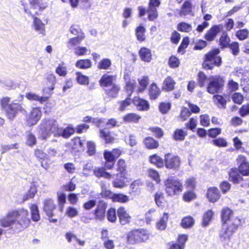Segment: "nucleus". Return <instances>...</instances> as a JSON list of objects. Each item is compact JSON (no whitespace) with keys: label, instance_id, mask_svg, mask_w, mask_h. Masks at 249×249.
Returning a JSON list of instances; mask_svg holds the SVG:
<instances>
[{"label":"nucleus","instance_id":"nucleus-48","mask_svg":"<svg viewBox=\"0 0 249 249\" xmlns=\"http://www.w3.org/2000/svg\"><path fill=\"white\" fill-rule=\"evenodd\" d=\"M214 215L212 209L208 210L203 214L201 225L203 227H206L209 225Z\"/></svg>","mask_w":249,"mask_h":249},{"label":"nucleus","instance_id":"nucleus-47","mask_svg":"<svg viewBox=\"0 0 249 249\" xmlns=\"http://www.w3.org/2000/svg\"><path fill=\"white\" fill-rule=\"evenodd\" d=\"M106 215L107 220L112 223H115L117 219V212L114 207H111L106 210Z\"/></svg>","mask_w":249,"mask_h":249},{"label":"nucleus","instance_id":"nucleus-32","mask_svg":"<svg viewBox=\"0 0 249 249\" xmlns=\"http://www.w3.org/2000/svg\"><path fill=\"white\" fill-rule=\"evenodd\" d=\"M148 94L151 100H155L161 94V90L156 83L153 82L148 88Z\"/></svg>","mask_w":249,"mask_h":249},{"label":"nucleus","instance_id":"nucleus-63","mask_svg":"<svg viewBox=\"0 0 249 249\" xmlns=\"http://www.w3.org/2000/svg\"><path fill=\"white\" fill-rule=\"evenodd\" d=\"M168 66L172 69H176L180 65V61L179 59L175 55H171L168 59Z\"/></svg>","mask_w":249,"mask_h":249},{"label":"nucleus","instance_id":"nucleus-50","mask_svg":"<svg viewBox=\"0 0 249 249\" xmlns=\"http://www.w3.org/2000/svg\"><path fill=\"white\" fill-rule=\"evenodd\" d=\"M111 65L112 62L109 58H104L98 63L97 68L100 70H108L110 69Z\"/></svg>","mask_w":249,"mask_h":249},{"label":"nucleus","instance_id":"nucleus-8","mask_svg":"<svg viewBox=\"0 0 249 249\" xmlns=\"http://www.w3.org/2000/svg\"><path fill=\"white\" fill-rule=\"evenodd\" d=\"M225 82L224 78L220 75L212 76L207 85L206 90L211 94L221 92L223 90Z\"/></svg>","mask_w":249,"mask_h":249},{"label":"nucleus","instance_id":"nucleus-2","mask_svg":"<svg viewBox=\"0 0 249 249\" xmlns=\"http://www.w3.org/2000/svg\"><path fill=\"white\" fill-rule=\"evenodd\" d=\"M124 151L121 147L114 148L111 150H105L103 152L104 162L103 167H95L93 170V175L98 178H103L110 179L114 175L107 171L114 168L116 160L123 154Z\"/></svg>","mask_w":249,"mask_h":249},{"label":"nucleus","instance_id":"nucleus-16","mask_svg":"<svg viewBox=\"0 0 249 249\" xmlns=\"http://www.w3.org/2000/svg\"><path fill=\"white\" fill-rule=\"evenodd\" d=\"M66 146L72 153H78L84 146V140L81 139L79 136L73 137L71 141L67 143Z\"/></svg>","mask_w":249,"mask_h":249},{"label":"nucleus","instance_id":"nucleus-52","mask_svg":"<svg viewBox=\"0 0 249 249\" xmlns=\"http://www.w3.org/2000/svg\"><path fill=\"white\" fill-rule=\"evenodd\" d=\"M209 77L203 71H199L196 75V80L198 86L202 88L204 87L208 82Z\"/></svg>","mask_w":249,"mask_h":249},{"label":"nucleus","instance_id":"nucleus-19","mask_svg":"<svg viewBox=\"0 0 249 249\" xmlns=\"http://www.w3.org/2000/svg\"><path fill=\"white\" fill-rule=\"evenodd\" d=\"M42 125L46 131L53 133L54 137H57V134L60 130V127L55 120L49 119L44 121Z\"/></svg>","mask_w":249,"mask_h":249},{"label":"nucleus","instance_id":"nucleus-42","mask_svg":"<svg viewBox=\"0 0 249 249\" xmlns=\"http://www.w3.org/2000/svg\"><path fill=\"white\" fill-rule=\"evenodd\" d=\"M75 66L79 69L87 70L91 68L92 62L89 59H81L75 62Z\"/></svg>","mask_w":249,"mask_h":249},{"label":"nucleus","instance_id":"nucleus-45","mask_svg":"<svg viewBox=\"0 0 249 249\" xmlns=\"http://www.w3.org/2000/svg\"><path fill=\"white\" fill-rule=\"evenodd\" d=\"M154 200L155 203L159 207L164 208L166 201L165 199L163 192L158 191L154 195Z\"/></svg>","mask_w":249,"mask_h":249},{"label":"nucleus","instance_id":"nucleus-9","mask_svg":"<svg viewBox=\"0 0 249 249\" xmlns=\"http://www.w3.org/2000/svg\"><path fill=\"white\" fill-rule=\"evenodd\" d=\"M164 166L166 169L173 171L178 170L181 164V160L179 157L171 153L164 154Z\"/></svg>","mask_w":249,"mask_h":249},{"label":"nucleus","instance_id":"nucleus-58","mask_svg":"<svg viewBox=\"0 0 249 249\" xmlns=\"http://www.w3.org/2000/svg\"><path fill=\"white\" fill-rule=\"evenodd\" d=\"M129 200V197L126 195L122 193H114L112 201L113 202L125 203L128 202Z\"/></svg>","mask_w":249,"mask_h":249},{"label":"nucleus","instance_id":"nucleus-59","mask_svg":"<svg viewBox=\"0 0 249 249\" xmlns=\"http://www.w3.org/2000/svg\"><path fill=\"white\" fill-rule=\"evenodd\" d=\"M31 218L35 222L38 221L40 219L39 211L36 204H33L30 206Z\"/></svg>","mask_w":249,"mask_h":249},{"label":"nucleus","instance_id":"nucleus-46","mask_svg":"<svg viewBox=\"0 0 249 249\" xmlns=\"http://www.w3.org/2000/svg\"><path fill=\"white\" fill-rule=\"evenodd\" d=\"M146 175L148 177L155 181L157 184L160 182L161 179L159 172L155 169L149 168L146 170Z\"/></svg>","mask_w":249,"mask_h":249},{"label":"nucleus","instance_id":"nucleus-25","mask_svg":"<svg viewBox=\"0 0 249 249\" xmlns=\"http://www.w3.org/2000/svg\"><path fill=\"white\" fill-rule=\"evenodd\" d=\"M56 208L54 201L52 198L45 199L43 201V210L49 218L54 215L53 211Z\"/></svg>","mask_w":249,"mask_h":249},{"label":"nucleus","instance_id":"nucleus-10","mask_svg":"<svg viewBox=\"0 0 249 249\" xmlns=\"http://www.w3.org/2000/svg\"><path fill=\"white\" fill-rule=\"evenodd\" d=\"M226 227L224 229L221 236L230 239L231 236L237 231L241 224V219L237 217H234L231 221L228 222Z\"/></svg>","mask_w":249,"mask_h":249},{"label":"nucleus","instance_id":"nucleus-11","mask_svg":"<svg viewBox=\"0 0 249 249\" xmlns=\"http://www.w3.org/2000/svg\"><path fill=\"white\" fill-rule=\"evenodd\" d=\"M107 208V203L106 202L102 200L99 201L95 209L92 212L93 218L96 220L103 221L106 217Z\"/></svg>","mask_w":249,"mask_h":249},{"label":"nucleus","instance_id":"nucleus-21","mask_svg":"<svg viewBox=\"0 0 249 249\" xmlns=\"http://www.w3.org/2000/svg\"><path fill=\"white\" fill-rule=\"evenodd\" d=\"M205 196L210 202L213 203L220 199L221 195L217 187L213 186L207 188Z\"/></svg>","mask_w":249,"mask_h":249},{"label":"nucleus","instance_id":"nucleus-12","mask_svg":"<svg viewBox=\"0 0 249 249\" xmlns=\"http://www.w3.org/2000/svg\"><path fill=\"white\" fill-rule=\"evenodd\" d=\"M24 11L33 18V24L35 30L39 32L40 34L45 36V24L42 22L41 19L37 17V16L41 15L40 13L37 11H35V12L28 11V9L26 7H24Z\"/></svg>","mask_w":249,"mask_h":249},{"label":"nucleus","instance_id":"nucleus-61","mask_svg":"<svg viewBox=\"0 0 249 249\" xmlns=\"http://www.w3.org/2000/svg\"><path fill=\"white\" fill-rule=\"evenodd\" d=\"M77 82L82 85H88L89 84V78L80 71L75 72Z\"/></svg>","mask_w":249,"mask_h":249},{"label":"nucleus","instance_id":"nucleus-51","mask_svg":"<svg viewBox=\"0 0 249 249\" xmlns=\"http://www.w3.org/2000/svg\"><path fill=\"white\" fill-rule=\"evenodd\" d=\"M197 197L196 193L194 190H188L184 192L182 196V200L184 202H190Z\"/></svg>","mask_w":249,"mask_h":249},{"label":"nucleus","instance_id":"nucleus-20","mask_svg":"<svg viewBox=\"0 0 249 249\" xmlns=\"http://www.w3.org/2000/svg\"><path fill=\"white\" fill-rule=\"evenodd\" d=\"M222 27V24L212 25L205 34L204 36V39L208 42L213 41L215 39L218 34L221 32Z\"/></svg>","mask_w":249,"mask_h":249},{"label":"nucleus","instance_id":"nucleus-3","mask_svg":"<svg viewBox=\"0 0 249 249\" xmlns=\"http://www.w3.org/2000/svg\"><path fill=\"white\" fill-rule=\"evenodd\" d=\"M11 100L9 97H2L0 99V106L7 119L13 121L19 112H26V111L20 104Z\"/></svg>","mask_w":249,"mask_h":249},{"label":"nucleus","instance_id":"nucleus-17","mask_svg":"<svg viewBox=\"0 0 249 249\" xmlns=\"http://www.w3.org/2000/svg\"><path fill=\"white\" fill-rule=\"evenodd\" d=\"M119 221L121 225L129 224L132 221V216L125 207L120 206L117 210Z\"/></svg>","mask_w":249,"mask_h":249},{"label":"nucleus","instance_id":"nucleus-64","mask_svg":"<svg viewBox=\"0 0 249 249\" xmlns=\"http://www.w3.org/2000/svg\"><path fill=\"white\" fill-rule=\"evenodd\" d=\"M177 29L181 32L189 33L192 30V26L190 23L182 21L178 24Z\"/></svg>","mask_w":249,"mask_h":249},{"label":"nucleus","instance_id":"nucleus-60","mask_svg":"<svg viewBox=\"0 0 249 249\" xmlns=\"http://www.w3.org/2000/svg\"><path fill=\"white\" fill-rule=\"evenodd\" d=\"M149 82V77L148 76H143L141 79H138V83L139 84V88L137 90L138 92H142L147 88Z\"/></svg>","mask_w":249,"mask_h":249},{"label":"nucleus","instance_id":"nucleus-36","mask_svg":"<svg viewBox=\"0 0 249 249\" xmlns=\"http://www.w3.org/2000/svg\"><path fill=\"white\" fill-rule=\"evenodd\" d=\"M141 59L145 62H149L152 59V53L151 50L145 47L140 48L138 52Z\"/></svg>","mask_w":249,"mask_h":249},{"label":"nucleus","instance_id":"nucleus-30","mask_svg":"<svg viewBox=\"0 0 249 249\" xmlns=\"http://www.w3.org/2000/svg\"><path fill=\"white\" fill-rule=\"evenodd\" d=\"M176 81L171 76H166L163 81L161 89L166 92H170L175 89Z\"/></svg>","mask_w":249,"mask_h":249},{"label":"nucleus","instance_id":"nucleus-40","mask_svg":"<svg viewBox=\"0 0 249 249\" xmlns=\"http://www.w3.org/2000/svg\"><path fill=\"white\" fill-rule=\"evenodd\" d=\"M187 132L182 128H177L172 135V139L175 141H183L187 135Z\"/></svg>","mask_w":249,"mask_h":249},{"label":"nucleus","instance_id":"nucleus-15","mask_svg":"<svg viewBox=\"0 0 249 249\" xmlns=\"http://www.w3.org/2000/svg\"><path fill=\"white\" fill-rule=\"evenodd\" d=\"M42 116V112L39 107H33L26 118V122L29 126L37 124Z\"/></svg>","mask_w":249,"mask_h":249},{"label":"nucleus","instance_id":"nucleus-37","mask_svg":"<svg viewBox=\"0 0 249 249\" xmlns=\"http://www.w3.org/2000/svg\"><path fill=\"white\" fill-rule=\"evenodd\" d=\"M149 162L156 166L158 168H162L164 167V159L157 154H154L149 156Z\"/></svg>","mask_w":249,"mask_h":249},{"label":"nucleus","instance_id":"nucleus-55","mask_svg":"<svg viewBox=\"0 0 249 249\" xmlns=\"http://www.w3.org/2000/svg\"><path fill=\"white\" fill-rule=\"evenodd\" d=\"M37 193L36 186L33 184L30 187L29 189L28 190L26 193H25L22 197L23 201H26L28 199L33 198L35 197Z\"/></svg>","mask_w":249,"mask_h":249},{"label":"nucleus","instance_id":"nucleus-29","mask_svg":"<svg viewBox=\"0 0 249 249\" xmlns=\"http://www.w3.org/2000/svg\"><path fill=\"white\" fill-rule=\"evenodd\" d=\"M117 79L116 75H109L107 73L104 74L99 81V85L102 87H108L114 84L113 82Z\"/></svg>","mask_w":249,"mask_h":249},{"label":"nucleus","instance_id":"nucleus-18","mask_svg":"<svg viewBox=\"0 0 249 249\" xmlns=\"http://www.w3.org/2000/svg\"><path fill=\"white\" fill-rule=\"evenodd\" d=\"M34 155L37 160L40 162L41 166L45 169L50 168L51 161L48 155L42 150L36 148L34 151Z\"/></svg>","mask_w":249,"mask_h":249},{"label":"nucleus","instance_id":"nucleus-53","mask_svg":"<svg viewBox=\"0 0 249 249\" xmlns=\"http://www.w3.org/2000/svg\"><path fill=\"white\" fill-rule=\"evenodd\" d=\"M168 218V213H164L162 217H161L159 220L156 223V228L160 230H165L166 228Z\"/></svg>","mask_w":249,"mask_h":249},{"label":"nucleus","instance_id":"nucleus-24","mask_svg":"<svg viewBox=\"0 0 249 249\" xmlns=\"http://www.w3.org/2000/svg\"><path fill=\"white\" fill-rule=\"evenodd\" d=\"M228 179L234 184H237L244 181L243 177L236 167H232L228 172Z\"/></svg>","mask_w":249,"mask_h":249},{"label":"nucleus","instance_id":"nucleus-28","mask_svg":"<svg viewBox=\"0 0 249 249\" xmlns=\"http://www.w3.org/2000/svg\"><path fill=\"white\" fill-rule=\"evenodd\" d=\"M233 212L228 207H223L221 211L220 218L222 226L226 225L228 222L231 221Z\"/></svg>","mask_w":249,"mask_h":249},{"label":"nucleus","instance_id":"nucleus-14","mask_svg":"<svg viewBox=\"0 0 249 249\" xmlns=\"http://www.w3.org/2000/svg\"><path fill=\"white\" fill-rule=\"evenodd\" d=\"M149 1L148 4V8L146 9L142 6H139L138 7V14L140 17L144 16L146 13L147 14V18L149 21H155L159 17V14L157 9L154 7L152 10L150 9Z\"/></svg>","mask_w":249,"mask_h":249},{"label":"nucleus","instance_id":"nucleus-5","mask_svg":"<svg viewBox=\"0 0 249 249\" xmlns=\"http://www.w3.org/2000/svg\"><path fill=\"white\" fill-rule=\"evenodd\" d=\"M220 49L214 48L203 56L202 67L205 70H212L215 67H219L222 64V59L219 55Z\"/></svg>","mask_w":249,"mask_h":249},{"label":"nucleus","instance_id":"nucleus-22","mask_svg":"<svg viewBox=\"0 0 249 249\" xmlns=\"http://www.w3.org/2000/svg\"><path fill=\"white\" fill-rule=\"evenodd\" d=\"M56 81V77L53 73L47 74L45 79V87L43 88V91L47 92L49 95H51L53 93L52 91L54 89Z\"/></svg>","mask_w":249,"mask_h":249},{"label":"nucleus","instance_id":"nucleus-26","mask_svg":"<svg viewBox=\"0 0 249 249\" xmlns=\"http://www.w3.org/2000/svg\"><path fill=\"white\" fill-rule=\"evenodd\" d=\"M98 136L106 144H111L114 142L115 139L112 136L111 132L107 127L99 129Z\"/></svg>","mask_w":249,"mask_h":249},{"label":"nucleus","instance_id":"nucleus-39","mask_svg":"<svg viewBox=\"0 0 249 249\" xmlns=\"http://www.w3.org/2000/svg\"><path fill=\"white\" fill-rule=\"evenodd\" d=\"M213 102L216 107L220 109L226 108L227 101L224 96L221 94H216L213 97Z\"/></svg>","mask_w":249,"mask_h":249},{"label":"nucleus","instance_id":"nucleus-44","mask_svg":"<svg viewBox=\"0 0 249 249\" xmlns=\"http://www.w3.org/2000/svg\"><path fill=\"white\" fill-rule=\"evenodd\" d=\"M142 117L135 113H128L124 115L123 117V121L126 123H138Z\"/></svg>","mask_w":249,"mask_h":249},{"label":"nucleus","instance_id":"nucleus-56","mask_svg":"<svg viewBox=\"0 0 249 249\" xmlns=\"http://www.w3.org/2000/svg\"><path fill=\"white\" fill-rule=\"evenodd\" d=\"M230 37L227 33H224L219 38V45L221 49L228 48L230 44Z\"/></svg>","mask_w":249,"mask_h":249},{"label":"nucleus","instance_id":"nucleus-4","mask_svg":"<svg viewBox=\"0 0 249 249\" xmlns=\"http://www.w3.org/2000/svg\"><path fill=\"white\" fill-rule=\"evenodd\" d=\"M116 178L112 181L113 186L115 188L122 189L127 186V164L124 159H119L116 163Z\"/></svg>","mask_w":249,"mask_h":249},{"label":"nucleus","instance_id":"nucleus-35","mask_svg":"<svg viewBox=\"0 0 249 249\" xmlns=\"http://www.w3.org/2000/svg\"><path fill=\"white\" fill-rule=\"evenodd\" d=\"M143 143L144 147L149 150L158 149L160 146L159 142L151 136L144 138L143 140Z\"/></svg>","mask_w":249,"mask_h":249},{"label":"nucleus","instance_id":"nucleus-23","mask_svg":"<svg viewBox=\"0 0 249 249\" xmlns=\"http://www.w3.org/2000/svg\"><path fill=\"white\" fill-rule=\"evenodd\" d=\"M30 5V9L28 8L27 4L23 5L24 7L28 9V11L35 12L38 11L40 14L47 7L46 3L44 2L43 0H28Z\"/></svg>","mask_w":249,"mask_h":249},{"label":"nucleus","instance_id":"nucleus-13","mask_svg":"<svg viewBox=\"0 0 249 249\" xmlns=\"http://www.w3.org/2000/svg\"><path fill=\"white\" fill-rule=\"evenodd\" d=\"M236 161L237 164L236 168L244 176H249V161L246 156L243 155H239L236 159Z\"/></svg>","mask_w":249,"mask_h":249},{"label":"nucleus","instance_id":"nucleus-62","mask_svg":"<svg viewBox=\"0 0 249 249\" xmlns=\"http://www.w3.org/2000/svg\"><path fill=\"white\" fill-rule=\"evenodd\" d=\"M189 42V37L188 36L184 37L178 48L177 52L179 53L184 54L185 53V49L188 47Z\"/></svg>","mask_w":249,"mask_h":249},{"label":"nucleus","instance_id":"nucleus-7","mask_svg":"<svg viewBox=\"0 0 249 249\" xmlns=\"http://www.w3.org/2000/svg\"><path fill=\"white\" fill-rule=\"evenodd\" d=\"M164 183L165 191L168 196H174L183 191V183L179 179H176L173 177H170L164 180Z\"/></svg>","mask_w":249,"mask_h":249},{"label":"nucleus","instance_id":"nucleus-57","mask_svg":"<svg viewBox=\"0 0 249 249\" xmlns=\"http://www.w3.org/2000/svg\"><path fill=\"white\" fill-rule=\"evenodd\" d=\"M85 35H79L75 37L70 38L68 42V47L71 48L81 43L82 40L85 38Z\"/></svg>","mask_w":249,"mask_h":249},{"label":"nucleus","instance_id":"nucleus-41","mask_svg":"<svg viewBox=\"0 0 249 249\" xmlns=\"http://www.w3.org/2000/svg\"><path fill=\"white\" fill-rule=\"evenodd\" d=\"M146 29L142 25H139L135 29V34L137 39L140 42H144L146 39Z\"/></svg>","mask_w":249,"mask_h":249},{"label":"nucleus","instance_id":"nucleus-31","mask_svg":"<svg viewBox=\"0 0 249 249\" xmlns=\"http://www.w3.org/2000/svg\"><path fill=\"white\" fill-rule=\"evenodd\" d=\"M124 79L125 83L124 89L126 91H129L131 95L136 87V81L131 78L130 75L128 73L124 74Z\"/></svg>","mask_w":249,"mask_h":249},{"label":"nucleus","instance_id":"nucleus-34","mask_svg":"<svg viewBox=\"0 0 249 249\" xmlns=\"http://www.w3.org/2000/svg\"><path fill=\"white\" fill-rule=\"evenodd\" d=\"M74 133L75 128L71 125L69 124L64 128L60 127V130L56 135H57V137H62L64 139H67Z\"/></svg>","mask_w":249,"mask_h":249},{"label":"nucleus","instance_id":"nucleus-38","mask_svg":"<svg viewBox=\"0 0 249 249\" xmlns=\"http://www.w3.org/2000/svg\"><path fill=\"white\" fill-rule=\"evenodd\" d=\"M110 86V88L105 89V93L109 98H116L121 90L120 86L116 84H114Z\"/></svg>","mask_w":249,"mask_h":249},{"label":"nucleus","instance_id":"nucleus-43","mask_svg":"<svg viewBox=\"0 0 249 249\" xmlns=\"http://www.w3.org/2000/svg\"><path fill=\"white\" fill-rule=\"evenodd\" d=\"M193 5L191 1L185 0L182 4L179 11L181 16L190 15L192 12Z\"/></svg>","mask_w":249,"mask_h":249},{"label":"nucleus","instance_id":"nucleus-27","mask_svg":"<svg viewBox=\"0 0 249 249\" xmlns=\"http://www.w3.org/2000/svg\"><path fill=\"white\" fill-rule=\"evenodd\" d=\"M133 104L139 111H145L148 110L150 108V105L148 102L146 100L138 96L134 97Z\"/></svg>","mask_w":249,"mask_h":249},{"label":"nucleus","instance_id":"nucleus-1","mask_svg":"<svg viewBox=\"0 0 249 249\" xmlns=\"http://www.w3.org/2000/svg\"><path fill=\"white\" fill-rule=\"evenodd\" d=\"M27 210L23 208L11 210L0 218V225L3 228H9L14 232L23 231L30 224Z\"/></svg>","mask_w":249,"mask_h":249},{"label":"nucleus","instance_id":"nucleus-33","mask_svg":"<svg viewBox=\"0 0 249 249\" xmlns=\"http://www.w3.org/2000/svg\"><path fill=\"white\" fill-rule=\"evenodd\" d=\"M188 240V236L185 234H180L177 239V243H172L169 249H184L186 242Z\"/></svg>","mask_w":249,"mask_h":249},{"label":"nucleus","instance_id":"nucleus-49","mask_svg":"<svg viewBox=\"0 0 249 249\" xmlns=\"http://www.w3.org/2000/svg\"><path fill=\"white\" fill-rule=\"evenodd\" d=\"M131 93H129L127 96L123 100L119 102V110L120 111H124L127 107L130 106L133 103V98H130Z\"/></svg>","mask_w":249,"mask_h":249},{"label":"nucleus","instance_id":"nucleus-54","mask_svg":"<svg viewBox=\"0 0 249 249\" xmlns=\"http://www.w3.org/2000/svg\"><path fill=\"white\" fill-rule=\"evenodd\" d=\"M195 221V219L191 216H186L181 219L180 225L184 229L191 228L194 225Z\"/></svg>","mask_w":249,"mask_h":249},{"label":"nucleus","instance_id":"nucleus-6","mask_svg":"<svg viewBox=\"0 0 249 249\" xmlns=\"http://www.w3.org/2000/svg\"><path fill=\"white\" fill-rule=\"evenodd\" d=\"M150 236V232L145 229H134L126 233V242L129 245L139 244L145 242Z\"/></svg>","mask_w":249,"mask_h":249}]
</instances>
